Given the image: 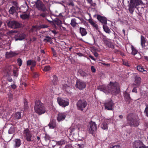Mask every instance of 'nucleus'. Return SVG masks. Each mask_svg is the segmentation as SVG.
Returning <instances> with one entry per match:
<instances>
[{"instance_id": "nucleus-1", "label": "nucleus", "mask_w": 148, "mask_h": 148, "mask_svg": "<svg viewBox=\"0 0 148 148\" xmlns=\"http://www.w3.org/2000/svg\"><path fill=\"white\" fill-rule=\"evenodd\" d=\"M98 89L106 94L111 93L116 95L120 91L118 84L116 82L113 83L110 82L107 86L104 85L99 86L98 87Z\"/></svg>"}, {"instance_id": "nucleus-2", "label": "nucleus", "mask_w": 148, "mask_h": 148, "mask_svg": "<svg viewBox=\"0 0 148 148\" xmlns=\"http://www.w3.org/2000/svg\"><path fill=\"white\" fill-rule=\"evenodd\" d=\"M127 120V124L131 127H138L140 123V119L138 117L135 116L132 113L128 115Z\"/></svg>"}, {"instance_id": "nucleus-3", "label": "nucleus", "mask_w": 148, "mask_h": 148, "mask_svg": "<svg viewBox=\"0 0 148 148\" xmlns=\"http://www.w3.org/2000/svg\"><path fill=\"white\" fill-rule=\"evenodd\" d=\"M34 108L35 112L39 115L44 113L46 111V108L42 102H35Z\"/></svg>"}, {"instance_id": "nucleus-4", "label": "nucleus", "mask_w": 148, "mask_h": 148, "mask_svg": "<svg viewBox=\"0 0 148 148\" xmlns=\"http://www.w3.org/2000/svg\"><path fill=\"white\" fill-rule=\"evenodd\" d=\"M23 134L25 140L28 142H32L34 140L32 132L28 128L25 129L23 132Z\"/></svg>"}, {"instance_id": "nucleus-5", "label": "nucleus", "mask_w": 148, "mask_h": 148, "mask_svg": "<svg viewBox=\"0 0 148 148\" xmlns=\"http://www.w3.org/2000/svg\"><path fill=\"white\" fill-rule=\"evenodd\" d=\"M36 8L39 10L42 11H45L47 10V8L42 2L40 0H36L34 1Z\"/></svg>"}, {"instance_id": "nucleus-6", "label": "nucleus", "mask_w": 148, "mask_h": 148, "mask_svg": "<svg viewBox=\"0 0 148 148\" xmlns=\"http://www.w3.org/2000/svg\"><path fill=\"white\" fill-rule=\"evenodd\" d=\"M12 67L11 66H10L6 68L5 70L4 71V73L5 74L4 76H5L7 79L10 82L12 81V78L10 77L11 75V70Z\"/></svg>"}, {"instance_id": "nucleus-7", "label": "nucleus", "mask_w": 148, "mask_h": 148, "mask_svg": "<svg viewBox=\"0 0 148 148\" xmlns=\"http://www.w3.org/2000/svg\"><path fill=\"white\" fill-rule=\"evenodd\" d=\"M137 6L136 0H130V3L128 5L129 10L130 13H132L134 9Z\"/></svg>"}, {"instance_id": "nucleus-8", "label": "nucleus", "mask_w": 148, "mask_h": 148, "mask_svg": "<svg viewBox=\"0 0 148 148\" xmlns=\"http://www.w3.org/2000/svg\"><path fill=\"white\" fill-rule=\"evenodd\" d=\"M7 25L9 27L12 29L17 28L20 27L19 23L16 21H10L7 23Z\"/></svg>"}, {"instance_id": "nucleus-9", "label": "nucleus", "mask_w": 148, "mask_h": 148, "mask_svg": "<svg viewBox=\"0 0 148 148\" xmlns=\"http://www.w3.org/2000/svg\"><path fill=\"white\" fill-rule=\"evenodd\" d=\"M89 133L92 134L97 129V125L94 122L91 121L90 123V126L88 128Z\"/></svg>"}, {"instance_id": "nucleus-10", "label": "nucleus", "mask_w": 148, "mask_h": 148, "mask_svg": "<svg viewBox=\"0 0 148 148\" xmlns=\"http://www.w3.org/2000/svg\"><path fill=\"white\" fill-rule=\"evenodd\" d=\"M75 86L77 88L82 90L86 87V83L82 81L78 80L77 81Z\"/></svg>"}, {"instance_id": "nucleus-11", "label": "nucleus", "mask_w": 148, "mask_h": 148, "mask_svg": "<svg viewBox=\"0 0 148 148\" xmlns=\"http://www.w3.org/2000/svg\"><path fill=\"white\" fill-rule=\"evenodd\" d=\"M143 144V143L140 140H136L133 143V147L134 148H141Z\"/></svg>"}, {"instance_id": "nucleus-12", "label": "nucleus", "mask_w": 148, "mask_h": 148, "mask_svg": "<svg viewBox=\"0 0 148 148\" xmlns=\"http://www.w3.org/2000/svg\"><path fill=\"white\" fill-rule=\"evenodd\" d=\"M114 105L113 102H105L104 106L105 109L107 110H113Z\"/></svg>"}, {"instance_id": "nucleus-13", "label": "nucleus", "mask_w": 148, "mask_h": 148, "mask_svg": "<svg viewBox=\"0 0 148 148\" xmlns=\"http://www.w3.org/2000/svg\"><path fill=\"white\" fill-rule=\"evenodd\" d=\"M66 116V114L65 113H60L58 114L57 117V119L58 122L64 120Z\"/></svg>"}, {"instance_id": "nucleus-14", "label": "nucleus", "mask_w": 148, "mask_h": 148, "mask_svg": "<svg viewBox=\"0 0 148 148\" xmlns=\"http://www.w3.org/2000/svg\"><path fill=\"white\" fill-rule=\"evenodd\" d=\"M87 105L86 102H77V106L78 110H83Z\"/></svg>"}, {"instance_id": "nucleus-15", "label": "nucleus", "mask_w": 148, "mask_h": 148, "mask_svg": "<svg viewBox=\"0 0 148 148\" xmlns=\"http://www.w3.org/2000/svg\"><path fill=\"white\" fill-rule=\"evenodd\" d=\"M97 19L102 23L105 24H107V18L105 17L99 15H97Z\"/></svg>"}, {"instance_id": "nucleus-16", "label": "nucleus", "mask_w": 148, "mask_h": 148, "mask_svg": "<svg viewBox=\"0 0 148 148\" xmlns=\"http://www.w3.org/2000/svg\"><path fill=\"white\" fill-rule=\"evenodd\" d=\"M25 37V35L23 33H18L15 36V40H22L24 39Z\"/></svg>"}, {"instance_id": "nucleus-17", "label": "nucleus", "mask_w": 148, "mask_h": 148, "mask_svg": "<svg viewBox=\"0 0 148 148\" xmlns=\"http://www.w3.org/2000/svg\"><path fill=\"white\" fill-rule=\"evenodd\" d=\"M48 125L50 128H54L56 127V121L54 119L51 120Z\"/></svg>"}, {"instance_id": "nucleus-18", "label": "nucleus", "mask_w": 148, "mask_h": 148, "mask_svg": "<svg viewBox=\"0 0 148 148\" xmlns=\"http://www.w3.org/2000/svg\"><path fill=\"white\" fill-rule=\"evenodd\" d=\"M15 144L14 145L15 148H17L20 146L21 144V140L20 139L16 138L14 140Z\"/></svg>"}, {"instance_id": "nucleus-19", "label": "nucleus", "mask_w": 148, "mask_h": 148, "mask_svg": "<svg viewBox=\"0 0 148 148\" xmlns=\"http://www.w3.org/2000/svg\"><path fill=\"white\" fill-rule=\"evenodd\" d=\"M66 141L65 140L62 139L58 141L53 140L52 141L51 143L54 144H55L54 143H56V144H57L59 146H60H60L62 145L65 144L66 143Z\"/></svg>"}, {"instance_id": "nucleus-20", "label": "nucleus", "mask_w": 148, "mask_h": 148, "mask_svg": "<svg viewBox=\"0 0 148 148\" xmlns=\"http://www.w3.org/2000/svg\"><path fill=\"white\" fill-rule=\"evenodd\" d=\"M17 55V54L15 52L12 51L7 52L5 54L6 57L7 58L13 57Z\"/></svg>"}, {"instance_id": "nucleus-21", "label": "nucleus", "mask_w": 148, "mask_h": 148, "mask_svg": "<svg viewBox=\"0 0 148 148\" xmlns=\"http://www.w3.org/2000/svg\"><path fill=\"white\" fill-rule=\"evenodd\" d=\"M26 64L27 66L31 65L32 67H34L36 65V62L35 60H30L27 61Z\"/></svg>"}, {"instance_id": "nucleus-22", "label": "nucleus", "mask_w": 148, "mask_h": 148, "mask_svg": "<svg viewBox=\"0 0 148 148\" xmlns=\"http://www.w3.org/2000/svg\"><path fill=\"white\" fill-rule=\"evenodd\" d=\"M140 78L138 76H136L135 77V80L134 84L136 86H138L140 84Z\"/></svg>"}, {"instance_id": "nucleus-23", "label": "nucleus", "mask_w": 148, "mask_h": 148, "mask_svg": "<svg viewBox=\"0 0 148 148\" xmlns=\"http://www.w3.org/2000/svg\"><path fill=\"white\" fill-rule=\"evenodd\" d=\"M89 23L92 25V26L95 28L96 30L98 29L97 25L92 19H89Z\"/></svg>"}, {"instance_id": "nucleus-24", "label": "nucleus", "mask_w": 148, "mask_h": 148, "mask_svg": "<svg viewBox=\"0 0 148 148\" xmlns=\"http://www.w3.org/2000/svg\"><path fill=\"white\" fill-rule=\"evenodd\" d=\"M146 38L143 36H141V45L143 48H145L146 42Z\"/></svg>"}, {"instance_id": "nucleus-25", "label": "nucleus", "mask_w": 148, "mask_h": 148, "mask_svg": "<svg viewBox=\"0 0 148 148\" xmlns=\"http://www.w3.org/2000/svg\"><path fill=\"white\" fill-rule=\"evenodd\" d=\"M79 31L80 32L82 36H86L87 33L86 29L84 28L80 27Z\"/></svg>"}, {"instance_id": "nucleus-26", "label": "nucleus", "mask_w": 148, "mask_h": 148, "mask_svg": "<svg viewBox=\"0 0 148 148\" xmlns=\"http://www.w3.org/2000/svg\"><path fill=\"white\" fill-rule=\"evenodd\" d=\"M124 96L125 99L126 101H132V100L131 99L130 95L126 92H125L124 93Z\"/></svg>"}, {"instance_id": "nucleus-27", "label": "nucleus", "mask_w": 148, "mask_h": 148, "mask_svg": "<svg viewBox=\"0 0 148 148\" xmlns=\"http://www.w3.org/2000/svg\"><path fill=\"white\" fill-rule=\"evenodd\" d=\"M29 13H24L20 15V17L22 19H25L28 18L29 16Z\"/></svg>"}, {"instance_id": "nucleus-28", "label": "nucleus", "mask_w": 148, "mask_h": 148, "mask_svg": "<svg viewBox=\"0 0 148 148\" xmlns=\"http://www.w3.org/2000/svg\"><path fill=\"white\" fill-rule=\"evenodd\" d=\"M21 113L20 112H18L15 113L14 115V117L15 119H19L21 118Z\"/></svg>"}, {"instance_id": "nucleus-29", "label": "nucleus", "mask_w": 148, "mask_h": 148, "mask_svg": "<svg viewBox=\"0 0 148 148\" xmlns=\"http://www.w3.org/2000/svg\"><path fill=\"white\" fill-rule=\"evenodd\" d=\"M101 128L104 130H108V124L106 122H103V123L101 125Z\"/></svg>"}, {"instance_id": "nucleus-30", "label": "nucleus", "mask_w": 148, "mask_h": 148, "mask_svg": "<svg viewBox=\"0 0 148 148\" xmlns=\"http://www.w3.org/2000/svg\"><path fill=\"white\" fill-rule=\"evenodd\" d=\"M131 48L132 50L131 54L133 55H135L137 53L138 51L132 45L131 46Z\"/></svg>"}, {"instance_id": "nucleus-31", "label": "nucleus", "mask_w": 148, "mask_h": 148, "mask_svg": "<svg viewBox=\"0 0 148 148\" xmlns=\"http://www.w3.org/2000/svg\"><path fill=\"white\" fill-rule=\"evenodd\" d=\"M103 27L104 30L106 33L108 34L110 33L111 31L107 26L106 25H103Z\"/></svg>"}, {"instance_id": "nucleus-32", "label": "nucleus", "mask_w": 148, "mask_h": 148, "mask_svg": "<svg viewBox=\"0 0 148 148\" xmlns=\"http://www.w3.org/2000/svg\"><path fill=\"white\" fill-rule=\"evenodd\" d=\"M76 20L75 18L72 19L71 21L70 24L73 27L76 26L77 24L76 22Z\"/></svg>"}, {"instance_id": "nucleus-33", "label": "nucleus", "mask_w": 148, "mask_h": 148, "mask_svg": "<svg viewBox=\"0 0 148 148\" xmlns=\"http://www.w3.org/2000/svg\"><path fill=\"white\" fill-rule=\"evenodd\" d=\"M16 9L14 7V6H12L10 8L9 10V13L11 14H14L16 12Z\"/></svg>"}, {"instance_id": "nucleus-34", "label": "nucleus", "mask_w": 148, "mask_h": 148, "mask_svg": "<svg viewBox=\"0 0 148 148\" xmlns=\"http://www.w3.org/2000/svg\"><path fill=\"white\" fill-rule=\"evenodd\" d=\"M53 79H52V82L53 84L56 85L57 84V77L55 75H54L53 76Z\"/></svg>"}, {"instance_id": "nucleus-35", "label": "nucleus", "mask_w": 148, "mask_h": 148, "mask_svg": "<svg viewBox=\"0 0 148 148\" xmlns=\"http://www.w3.org/2000/svg\"><path fill=\"white\" fill-rule=\"evenodd\" d=\"M59 105L62 107H65L69 105V102H58Z\"/></svg>"}, {"instance_id": "nucleus-36", "label": "nucleus", "mask_w": 148, "mask_h": 148, "mask_svg": "<svg viewBox=\"0 0 148 148\" xmlns=\"http://www.w3.org/2000/svg\"><path fill=\"white\" fill-rule=\"evenodd\" d=\"M146 108L144 111V113L146 114V115L148 117V105L145 103Z\"/></svg>"}, {"instance_id": "nucleus-37", "label": "nucleus", "mask_w": 148, "mask_h": 148, "mask_svg": "<svg viewBox=\"0 0 148 148\" xmlns=\"http://www.w3.org/2000/svg\"><path fill=\"white\" fill-rule=\"evenodd\" d=\"M51 69V68L49 65H47L45 67L43 70L45 71H47L50 70Z\"/></svg>"}, {"instance_id": "nucleus-38", "label": "nucleus", "mask_w": 148, "mask_h": 148, "mask_svg": "<svg viewBox=\"0 0 148 148\" xmlns=\"http://www.w3.org/2000/svg\"><path fill=\"white\" fill-rule=\"evenodd\" d=\"M136 3L137 6L145 4V3L143 2L142 0H136Z\"/></svg>"}, {"instance_id": "nucleus-39", "label": "nucleus", "mask_w": 148, "mask_h": 148, "mask_svg": "<svg viewBox=\"0 0 148 148\" xmlns=\"http://www.w3.org/2000/svg\"><path fill=\"white\" fill-rule=\"evenodd\" d=\"M137 69L140 72H143L145 71L143 67L140 66H137Z\"/></svg>"}, {"instance_id": "nucleus-40", "label": "nucleus", "mask_w": 148, "mask_h": 148, "mask_svg": "<svg viewBox=\"0 0 148 148\" xmlns=\"http://www.w3.org/2000/svg\"><path fill=\"white\" fill-rule=\"evenodd\" d=\"M18 70L16 68H15L13 71V74L14 76L17 77L18 76Z\"/></svg>"}, {"instance_id": "nucleus-41", "label": "nucleus", "mask_w": 148, "mask_h": 148, "mask_svg": "<svg viewBox=\"0 0 148 148\" xmlns=\"http://www.w3.org/2000/svg\"><path fill=\"white\" fill-rule=\"evenodd\" d=\"M51 143L52 144V148H60V147L56 143H54V144H53L52 143Z\"/></svg>"}, {"instance_id": "nucleus-42", "label": "nucleus", "mask_w": 148, "mask_h": 148, "mask_svg": "<svg viewBox=\"0 0 148 148\" xmlns=\"http://www.w3.org/2000/svg\"><path fill=\"white\" fill-rule=\"evenodd\" d=\"M88 2L91 5L95 7L96 6V4L92 2V0H87Z\"/></svg>"}, {"instance_id": "nucleus-43", "label": "nucleus", "mask_w": 148, "mask_h": 148, "mask_svg": "<svg viewBox=\"0 0 148 148\" xmlns=\"http://www.w3.org/2000/svg\"><path fill=\"white\" fill-rule=\"evenodd\" d=\"M14 5L16 10H18L20 9V7H19L18 5L17 2H14Z\"/></svg>"}, {"instance_id": "nucleus-44", "label": "nucleus", "mask_w": 148, "mask_h": 148, "mask_svg": "<svg viewBox=\"0 0 148 148\" xmlns=\"http://www.w3.org/2000/svg\"><path fill=\"white\" fill-rule=\"evenodd\" d=\"M50 136L47 135H45V141H50Z\"/></svg>"}, {"instance_id": "nucleus-45", "label": "nucleus", "mask_w": 148, "mask_h": 148, "mask_svg": "<svg viewBox=\"0 0 148 148\" xmlns=\"http://www.w3.org/2000/svg\"><path fill=\"white\" fill-rule=\"evenodd\" d=\"M51 40V38L49 36H46V38L44 39V41L46 40L47 41L49 42Z\"/></svg>"}, {"instance_id": "nucleus-46", "label": "nucleus", "mask_w": 148, "mask_h": 148, "mask_svg": "<svg viewBox=\"0 0 148 148\" xmlns=\"http://www.w3.org/2000/svg\"><path fill=\"white\" fill-rule=\"evenodd\" d=\"M28 108V102H24V108L25 110H27Z\"/></svg>"}, {"instance_id": "nucleus-47", "label": "nucleus", "mask_w": 148, "mask_h": 148, "mask_svg": "<svg viewBox=\"0 0 148 148\" xmlns=\"http://www.w3.org/2000/svg\"><path fill=\"white\" fill-rule=\"evenodd\" d=\"M22 60L21 59L18 58V59L17 62H18V65L19 66H21V65H22Z\"/></svg>"}, {"instance_id": "nucleus-48", "label": "nucleus", "mask_w": 148, "mask_h": 148, "mask_svg": "<svg viewBox=\"0 0 148 148\" xmlns=\"http://www.w3.org/2000/svg\"><path fill=\"white\" fill-rule=\"evenodd\" d=\"M57 102H67L65 101L64 99H62L61 97H58L57 98Z\"/></svg>"}, {"instance_id": "nucleus-49", "label": "nucleus", "mask_w": 148, "mask_h": 148, "mask_svg": "<svg viewBox=\"0 0 148 148\" xmlns=\"http://www.w3.org/2000/svg\"><path fill=\"white\" fill-rule=\"evenodd\" d=\"M56 23L58 25H60L62 23V22L61 21L58 20L56 21Z\"/></svg>"}, {"instance_id": "nucleus-50", "label": "nucleus", "mask_w": 148, "mask_h": 148, "mask_svg": "<svg viewBox=\"0 0 148 148\" xmlns=\"http://www.w3.org/2000/svg\"><path fill=\"white\" fill-rule=\"evenodd\" d=\"M91 69L93 73H95L96 71V69L95 68L94 66H92L91 67Z\"/></svg>"}, {"instance_id": "nucleus-51", "label": "nucleus", "mask_w": 148, "mask_h": 148, "mask_svg": "<svg viewBox=\"0 0 148 148\" xmlns=\"http://www.w3.org/2000/svg\"><path fill=\"white\" fill-rule=\"evenodd\" d=\"M64 148H73V147L71 145L69 144L65 145Z\"/></svg>"}, {"instance_id": "nucleus-52", "label": "nucleus", "mask_w": 148, "mask_h": 148, "mask_svg": "<svg viewBox=\"0 0 148 148\" xmlns=\"http://www.w3.org/2000/svg\"><path fill=\"white\" fill-rule=\"evenodd\" d=\"M33 75V77L35 78H37L38 77V75L36 73H34Z\"/></svg>"}, {"instance_id": "nucleus-53", "label": "nucleus", "mask_w": 148, "mask_h": 148, "mask_svg": "<svg viewBox=\"0 0 148 148\" xmlns=\"http://www.w3.org/2000/svg\"><path fill=\"white\" fill-rule=\"evenodd\" d=\"M123 64L127 66H129L130 65L128 62L123 61Z\"/></svg>"}, {"instance_id": "nucleus-54", "label": "nucleus", "mask_w": 148, "mask_h": 148, "mask_svg": "<svg viewBox=\"0 0 148 148\" xmlns=\"http://www.w3.org/2000/svg\"><path fill=\"white\" fill-rule=\"evenodd\" d=\"M81 74L84 77H86L87 75V73L84 72H82Z\"/></svg>"}, {"instance_id": "nucleus-55", "label": "nucleus", "mask_w": 148, "mask_h": 148, "mask_svg": "<svg viewBox=\"0 0 148 148\" xmlns=\"http://www.w3.org/2000/svg\"><path fill=\"white\" fill-rule=\"evenodd\" d=\"M11 87L13 89H15L16 88V85L14 84L11 85Z\"/></svg>"}, {"instance_id": "nucleus-56", "label": "nucleus", "mask_w": 148, "mask_h": 148, "mask_svg": "<svg viewBox=\"0 0 148 148\" xmlns=\"http://www.w3.org/2000/svg\"><path fill=\"white\" fill-rule=\"evenodd\" d=\"M144 125L145 127H146L145 129L148 128V123L145 122Z\"/></svg>"}, {"instance_id": "nucleus-57", "label": "nucleus", "mask_w": 148, "mask_h": 148, "mask_svg": "<svg viewBox=\"0 0 148 148\" xmlns=\"http://www.w3.org/2000/svg\"><path fill=\"white\" fill-rule=\"evenodd\" d=\"M132 91L133 92L137 93V90L136 89V87L134 88L133 89Z\"/></svg>"}, {"instance_id": "nucleus-58", "label": "nucleus", "mask_w": 148, "mask_h": 148, "mask_svg": "<svg viewBox=\"0 0 148 148\" xmlns=\"http://www.w3.org/2000/svg\"><path fill=\"white\" fill-rule=\"evenodd\" d=\"M47 27V25H42L41 26L40 28H45Z\"/></svg>"}, {"instance_id": "nucleus-59", "label": "nucleus", "mask_w": 148, "mask_h": 148, "mask_svg": "<svg viewBox=\"0 0 148 148\" xmlns=\"http://www.w3.org/2000/svg\"><path fill=\"white\" fill-rule=\"evenodd\" d=\"M89 57L92 60H94V61H95V58L93 57V56H92L91 55H89Z\"/></svg>"}, {"instance_id": "nucleus-60", "label": "nucleus", "mask_w": 148, "mask_h": 148, "mask_svg": "<svg viewBox=\"0 0 148 148\" xmlns=\"http://www.w3.org/2000/svg\"><path fill=\"white\" fill-rule=\"evenodd\" d=\"M141 148H148V146H146L144 144H143V145H142V146Z\"/></svg>"}, {"instance_id": "nucleus-61", "label": "nucleus", "mask_w": 148, "mask_h": 148, "mask_svg": "<svg viewBox=\"0 0 148 148\" xmlns=\"http://www.w3.org/2000/svg\"><path fill=\"white\" fill-rule=\"evenodd\" d=\"M102 64L103 65H105V66H109L110 65V64H108V63H102Z\"/></svg>"}, {"instance_id": "nucleus-62", "label": "nucleus", "mask_w": 148, "mask_h": 148, "mask_svg": "<svg viewBox=\"0 0 148 148\" xmlns=\"http://www.w3.org/2000/svg\"><path fill=\"white\" fill-rule=\"evenodd\" d=\"M77 55H78L79 56H83V55L82 53H77Z\"/></svg>"}, {"instance_id": "nucleus-63", "label": "nucleus", "mask_w": 148, "mask_h": 148, "mask_svg": "<svg viewBox=\"0 0 148 148\" xmlns=\"http://www.w3.org/2000/svg\"><path fill=\"white\" fill-rule=\"evenodd\" d=\"M103 41L106 44L107 41L106 39H103Z\"/></svg>"}, {"instance_id": "nucleus-64", "label": "nucleus", "mask_w": 148, "mask_h": 148, "mask_svg": "<svg viewBox=\"0 0 148 148\" xmlns=\"http://www.w3.org/2000/svg\"><path fill=\"white\" fill-rule=\"evenodd\" d=\"M40 16L43 17H45V16L46 15L45 13H42L40 14Z\"/></svg>"}]
</instances>
